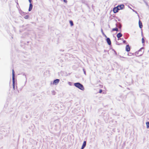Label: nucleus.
I'll list each match as a JSON object with an SVG mask.
<instances>
[{
    "mask_svg": "<svg viewBox=\"0 0 149 149\" xmlns=\"http://www.w3.org/2000/svg\"><path fill=\"white\" fill-rule=\"evenodd\" d=\"M74 86L84 91V90L83 86L79 83H76L74 84Z\"/></svg>",
    "mask_w": 149,
    "mask_h": 149,
    "instance_id": "obj_1",
    "label": "nucleus"
},
{
    "mask_svg": "<svg viewBox=\"0 0 149 149\" xmlns=\"http://www.w3.org/2000/svg\"><path fill=\"white\" fill-rule=\"evenodd\" d=\"M12 80H13V88L14 90L15 89V72L13 69L12 70Z\"/></svg>",
    "mask_w": 149,
    "mask_h": 149,
    "instance_id": "obj_2",
    "label": "nucleus"
},
{
    "mask_svg": "<svg viewBox=\"0 0 149 149\" xmlns=\"http://www.w3.org/2000/svg\"><path fill=\"white\" fill-rule=\"evenodd\" d=\"M117 7L119 10H120L123 9L124 8V6L123 4L118 5L117 6Z\"/></svg>",
    "mask_w": 149,
    "mask_h": 149,
    "instance_id": "obj_3",
    "label": "nucleus"
},
{
    "mask_svg": "<svg viewBox=\"0 0 149 149\" xmlns=\"http://www.w3.org/2000/svg\"><path fill=\"white\" fill-rule=\"evenodd\" d=\"M59 81L60 80L59 79H56L54 81L53 84L56 85L58 83Z\"/></svg>",
    "mask_w": 149,
    "mask_h": 149,
    "instance_id": "obj_4",
    "label": "nucleus"
},
{
    "mask_svg": "<svg viewBox=\"0 0 149 149\" xmlns=\"http://www.w3.org/2000/svg\"><path fill=\"white\" fill-rule=\"evenodd\" d=\"M119 10L117 7H114L113 9V11L114 13H116L118 12Z\"/></svg>",
    "mask_w": 149,
    "mask_h": 149,
    "instance_id": "obj_5",
    "label": "nucleus"
},
{
    "mask_svg": "<svg viewBox=\"0 0 149 149\" xmlns=\"http://www.w3.org/2000/svg\"><path fill=\"white\" fill-rule=\"evenodd\" d=\"M107 42L109 45H110L111 44V42L110 39L109 38H107L106 39Z\"/></svg>",
    "mask_w": 149,
    "mask_h": 149,
    "instance_id": "obj_6",
    "label": "nucleus"
},
{
    "mask_svg": "<svg viewBox=\"0 0 149 149\" xmlns=\"http://www.w3.org/2000/svg\"><path fill=\"white\" fill-rule=\"evenodd\" d=\"M130 50V48L129 45H126V50L127 52H129Z\"/></svg>",
    "mask_w": 149,
    "mask_h": 149,
    "instance_id": "obj_7",
    "label": "nucleus"
},
{
    "mask_svg": "<svg viewBox=\"0 0 149 149\" xmlns=\"http://www.w3.org/2000/svg\"><path fill=\"white\" fill-rule=\"evenodd\" d=\"M123 36L122 34L121 33H119L117 34V36L118 38H120L121 37ZM119 39H118V40Z\"/></svg>",
    "mask_w": 149,
    "mask_h": 149,
    "instance_id": "obj_8",
    "label": "nucleus"
},
{
    "mask_svg": "<svg viewBox=\"0 0 149 149\" xmlns=\"http://www.w3.org/2000/svg\"><path fill=\"white\" fill-rule=\"evenodd\" d=\"M86 141H84L83 142V145L82 146L81 149H83L86 146Z\"/></svg>",
    "mask_w": 149,
    "mask_h": 149,
    "instance_id": "obj_9",
    "label": "nucleus"
},
{
    "mask_svg": "<svg viewBox=\"0 0 149 149\" xmlns=\"http://www.w3.org/2000/svg\"><path fill=\"white\" fill-rule=\"evenodd\" d=\"M32 8H33V5L32 4H31V3H30L29 4V11H31V10L32 9Z\"/></svg>",
    "mask_w": 149,
    "mask_h": 149,
    "instance_id": "obj_10",
    "label": "nucleus"
},
{
    "mask_svg": "<svg viewBox=\"0 0 149 149\" xmlns=\"http://www.w3.org/2000/svg\"><path fill=\"white\" fill-rule=\"evenodd\" d=\"M143 47H142L138 51V52L139 53H140V52H141V53H140V55H141L142 54H143V52H142V49H143Z\"/></svg>",
    "mask_w": 149,
    "mask_h": 149,
    "instance_id": "obj_11",
    "label": "nucleus"
},
{
    "mask_svg": "<svg viewBox=\"0 0 149 149\" xmlns=\"http://www.w3.org/2000/svg\"><path fill=\"white\" fill-rule=\"evenodd\" d=\"M139 27L140 28H141L143 26L140 20L139 21Z\"/></svg>",
    "mask_w": 149,
    "mask_h": 149,
    "instance_id": "obj_12",
    "label": "nucleus"
},
{
    "mask_svg": "<svg viewBox=\"0 0 149 149\" xmlns=\"http://www.w3.org/2000/svg\"><path fill=\"white\" fill-rule=\"evenodd\" d=\"M112 30L113 31H117L118 30V28H113L112 29Z\"/></svg>",
    "mask_w": 149,
    "mask_h": 149,
    "instance_id": "obj_13",
    "label": "nucleus"
},
{
    "mask_svg": "<svg viewBox=\"0 0 149 149\" xmlns=\"http://www.w3.org/2000/svg\"><path fill=\"white\" fill-rule=\"evenodd\" d=\"M146 125L147 126V127L148 128L149 127V122H147L146 123Z\"/></svg>",
    "mask_w": 149,
    "mask_h": 149,
    "instance_id": "obj_14",
    "label": "nucleus"
},
{
    "mask_svg": "<svg viewBox=\"0 0 149 149\" xmlns=\"http://www.w3.org/2000/svg\"><path fill=\"white\" fill-rule=\"evenodd\" d=\"M70 22L71 26H72L73 25V23L72 21H70Z\"/></svg>",
    "mask_w": 149,
    "mask_h": 149,
    "instance_id": "obj_15",
    "label": "nucleus"
},
{
    "mask_svg": "<svg viewBox=\"0 0 149 149\" xmlns=\"http://www.w3.org/2000/svg\"><path fill=\"white\" fill-rule=\"evenodd\" d=\"M29 16L28 15H26L24 17V18L25 19H28L29 18Z\"/></svg>",
    "mask_w": 149,
    "mask_h": 149,
    "instance_id": "obj_16",
    "label": "nucleus"
},
{
    "mask_svg": "<svg viewBox=\"0 0 149 149\" xmlns=\"http://www.w3.org/2000/svg\"><path fill=\"white\" fill-rule=\"evenodd\" d=\"M23 75L25 77V78H26V81L25 82V84L27 81V78H26V75L24 74H23Z\"/></svg>",
    "mask_w": 149,
    "mask_h": 149,
    "instance_id": "obj_17",
    "label": "nucleus"
},
{
    "mask_svg": "<svg viewBox=\"0 0 149 149\" xmlns=\"http://www.w3.org/2000/svg\"><path fill=\"white\" fill-rule=\"evenodd\" d=\"M83 71L84 72V74L86 75V72L85 69L84 68H83Z\"/></svg>",
    "mask_w": 149,
    "mask_h": 149,
    "instance_id": "obj_18",
    "label": "nucleus"
},
{
    "mask_svg": "<svg viewBox=\"0 0 149 149\" xmlns=\"http://www.w3.org/2000/svg\"><path fill=\"white\" fill-rule=\"evenodd\" d=\"M68 84L70 85V86H72V83L71 82H68Z\"/></svg>",
    "mask_w": 149,
    "mask_h": 149,
    "instance_id": "obj_19",
    "label": "nucleus"
},
{
    "mask_svg": "<svg viewBox=\"0 0 149 149\" xmlns=\"http://www.w3.org/2000/svg\"><path fill=\"white\" fill-rule=\"evenodd\" d=\"M142 43H143L144 42V40L143 38L142 39Z\"/></svg>",
    "mask_w": 149,
    "mask_h": 149,
    "instance_id": "obj_20",
    "label": "nucleus"
},
{
    "mask_svg": "<svg viewBox=\"0 0 149 149\" xmlns=\"http://www.w3.org/2000/svg\"><path fill=\"white\" fill-rule=\"evenodd\" d=\"M101 32L103 34V35H104V32H103V30L102 29H101Z\"/></svg>",
    "mask_w": 149,
    "mask_h": 149,
    "instance_id": "obj_21",
    "label": "nucleus"
},
{
    "mask_svg": "<svg viewBox=\"0 0 149 149\" xmlns=\"http://www.w3.org/2000/svg\"><path fill=\"white\" fill-rule=\"evenodd\" d=\"M130 8L133 11L135 12L136 13H137V12L136 11L134 10L133 9H132L131 8Z\"/></svg>",
    "mask_w": 149,
    "mask_h": 149,
    "instance_id": "obj_22",
    "label": "nucleus"
},
{
    "mask_svg": "<svg viewBox=\"0 0 149 149\" xmlns=\"http://www.w3.org/2000/svg\"><path fill=\"white\" fill-rule=\"evenodd\" d=\"M102 92V90L100 89V91H99V93H101Z\"/></svg>",
    "mask_w": 149,
    "mask_h": 149,
    "instance_id": "obj_23",
    "label": "nucleus"
},
{
    "mask_svg": "<svg viewBox=\"0 0 149 149\" xmlns=\"http://www.w3.org/2000/svg\"><path fill=\"white\" fill-rule=\"evenodd\" d=\"M63 1L65 3H67V1L66 0H64Z\"/></svg>",
    "mask_w": 149,
    "mask_h": 149,
    "instance_id": "obj_24",
    "label": "nucleus"
},
{
    "mask_svg": "<svg viewBox=\"0 0 149 149\" xmlns=\"http://www.w3.org/2000/svg\"><path fill=\"white\" fill-rule=\"evenodd\" d=\"M126 41L125 40H124L123 41V43H126Z\"/></svg>",
    "mask_w": 149,
    "mask_h": 149,
    "instance_id": "obj_25",
    "label": "nucleus"
},
{
    "mask_svg": "<svg viewBox=\"0 0 149 149\" xmlns=\"http://www.w3.org/2000/svg\"><path fill=\"white\" fill-rule=\"evenodd\" d=\"M29 3H31V1H32V0H29Z\"/></svg>",
    "mask_w": 149,
    "mask_h": 149,
    "instance_id": "obj_26",
    "label": "nucleus"
},
{
    "mask_svg": "<svg viewBox=\"0 0 149 149\" xmlns=\"http://www.w3.org/2000/svg\"><path fill=\"white\" fill-rule=\"evenodd\" d=\"M103 35L105 37V38H107V36H106L105 34H104V35Z\"/></svg>",
    "mask_w": 149,
    "mask_h": 149,
    "instance_id": "obj_27",
    "label": "nucleus"
},
{
    "mask_svg": "<svg viewBox=\"0 0 149 149\" xmlns=\"http://www.w3.org/2000/svg\"><path fill=\"white\" fill-rule=\"evenodd\" d=\"M121 25H119V27L120 28H121Z\"/></svg>",
    "mask_w": 149,
    "mask_h": 149,
    "instance_id": "obj_28",
    "label": "nucleus"
}]
</instances>
